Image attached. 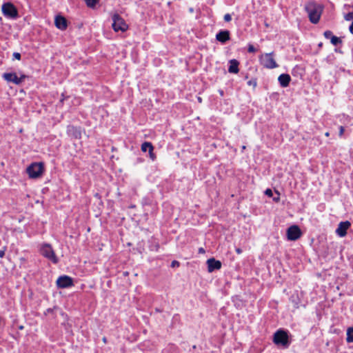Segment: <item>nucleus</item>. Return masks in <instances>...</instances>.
Listing matches in <instances>:
<instances>
[{"label": "nucleus", "mask_w": 353, "mask_h": 353, "mask_svg": "<svg viewBox=\"0 0 353 353\" xmlns=\"http://www.w3.org/2000/svg\"><path fill=\"white\" fill-rule=\"evenodd\" d=\"M346 341L348 343L353 342V327H349L347 329Z\"/></svg>", "instance_id": "18"}, {"label": "nucleus", "mask_w": 353, "mask_h": 353, "mask_svg": "<svg viewBox=\"0 0 353 353\" xmlns=\"http://www.w3.org/2000/svg\"><path fill=\"white\" fill-rule=\"evenodd\" d=\"M5 255V251L4 250H0V258H3Z\"/></svg>", "instance_id": "32"}, {"label": "nucleus", "mask_w": 353, "mask_h": 353, "mask_svg": "<svg viewBox=\"0 0 353 353\" xmlns=\"http://www.w3.org/2000/svg\"><path fill=\"white\" fill-rule=\"evenodd\" d=\"M301 236V231L297 225H292L287 230L288 240L296 241Z\"/></svg>", "instance_id": "8"}, {"label": "nucleus", "mask_w": 353, "mask_h": 353, "mask_svg": "<svg viewBox=\"0 0 353 353\" xmlns=\"http://www.w3.org/2000/svg\"><path fill=\"white\" fill-rule=\"evenodd\" d=\"M278 81L281 87L286 88L289 85V83L291 81V77L288 74H281L278 77Z\"/></svg>", "instance_id": "15"}, {"label": "nucleus", "mask_w": 353, "mask_h": 353, "mask_svg": "<svg viewBox=\"0 0 353 353\" xmlns=\"http://www.w3.org/2000/svg\"><path fill=\"white\" fill-rule=\"evenodd\" d=\"M112 19L113 21L112 26L115 32H125L128 30V26L119 14H114Z\"/></svg>", "instance_id": "4"}, {"label": "nucleus", "mask_w": 353, "mask_h": 353, "mask_svg": "<svg viewBox=\"0 0 353 353\" xmlns=\"http://www.w3.org/2000/svg\"><path fill=\"white\" fill-rule=\"evenodd\" d=\"M230 39V32L228 30H221L216 34V39L222 43H225Z\"/></svg>", "instance_id": "13"}, {"label": "nucleus", "mask_w": 353, "mask_h": 353, "mask_svg": "<svg viewBox=\"0 0 353 353\" xmlns=\"http://www.w3.org/2000/svg\"><path fill=\"white\" fill-rule=\"evenodd\" d=\"M248 84H249V85H251V84H252V82L251 81H250L248 82Z\"/></svg>", "instance_id": "36"}, {"label": "nucleus", "mask_w": 353, "mask_h": 353, "mask_svg": "<svg viewBox=\"0 0 353 353\" xmlns=\"http://www.w3.org/2000/svg\"><path fill=\"white\" fill-rule=\"evenodd\" d=\"M229 63H230V65H229V68H228V72L230 73H232V74H237L239 71V63L237 60L236 59H231L230 61H229Z\"/></svg>", "instance_id": "16"}, {"label": "nucleus", "mask_w": 353, "mask_h": 353, "mask_svg": "<svg viewBox=\"0 0 353 353\" xmlns=\"http://www.w3.org/2000/svg\"><path fill=\"white\" fill-rule=\"evenodd\" d=\"M220 94H221V95H223V91H221V92H220Z\"/></svg>", "instance_id": "37"}, {"label": "nucleus", "mask_w": 353, "mask_h": 353, "mask_svg": "<svg viewBox=\"0 0 353 353\" xmlns=\"http://www.w3.org/2000/svg\"><path fill=\"white\" fill-rule=\"evenodd\" d=\"M1 10L3 15L6 17L14 19L18 15L17 10L11 3H3Z\"/></svg>", "instance_id": "7"}, {"label": "nucleus", "mask_w": 353, "mask_h": 353, "mask_svg": "<svg viewBox=\"0 0 353 353\" xmlns=\"http://www.w3.org/2000/svg\"><path fill=\"white\" fill-rule=\"evenodd\" d=\"M199 252L200 253H205V250H204V249H203V248H199Z\"/></svg>", "instance_id": "33"}, {"label": "nucleus", "mask_w": 353, "mask_h": 353, "mask_svg": "<svg viewBox=\"0 0 353 353\" xmlns=\"http://www.w3.org/2000/svg\"><path fill=\"white\" fill-rule=\"evenodd\" d=\"M248 51L250 53H253L256 51V49L254 47L253 45L250 44L248 45Z\"/></svg>", "instance_id": "23"}, {"label": "nucleus", "mask_w": 353, "mask_h": 353, "mask_svg": "<svg viewBox=\"0 0 353 353\" xmlns=\"http://www.w3.org/2000/svg\"><path fill=\"white\" fill-rule=\"evenodd\" d=\"M84 1L86 3V5L90 8H94L98 2V0H84Z\"/></svg>", "instance_id": "19"}, {"label": "nucleus", "mask_w": 353, "mask_h": 353, "mask_svg": "<svg viewBox=\"0 0 353 353\" xmlns=\"http://www.w3.org/2000/svg\"><path fill=\"white\" fill-rule=\"evenodd\" d=\"M274 200L276 201H278L279 200V197L274 198Z\"/></svg>", "instance_id": "34"}, {"label": "nucleus", "mask_w": 353, "mask_h": 353, "mask_svg": "<svg viewBox=\"0 0 353 353\" xmlns=\"http://www.w3.org/2000/svg\"><path fill=\"white\" fill-rule=\"evenodd\" d=\"M349 29H350V32L353 34V22L350 26Z\"/></svg>", "instance_id": "31"}, {"label": "nucleus", "mask_w": 353, "mask_h": 353, "mask_svg": "<svg viewBox=\"0 0 353 353\" xmlns=\"http://www.w3.org/2000/svg\"><path fill=\"white\" fill-rule=\"evenodd\" d=\"M236 250V252L238 254H241V253H242V250H241V248H236V250Z\"/></svg>", "instance_id": "30"}, {"label": "nucleus", "mask_w": 353, "mask_h": 353, "mask_svg": "<svg viewBox=\"0 0 353 353\" xmlns=\"http://www.w3.org/2000/svg\"><path fill=\"white\" fill-rule=\"evenodd\" d=\"M224 20H225V21H226V22H229V21H230L232 20V17H231V15H230V14H225L224 15Z\"/></svg>", "instance_id": "24"}, {"label": "nucleus", "mask_w": 353, "mask_h": 353, "mask_svg": "<svg viewBox=\"0 0 353 353\" xmlns=\"http://www.w3.org/2000/svg\"><path fill=\"white\" fill-rule=\"evenodd\" d=\"M13 57L14 59H16L17 60H20V59H21V54L19 52H14L13 54Z\"/></svg>", "instance_id": "28"}, {"label": "nucleus", "mask_w": 353, "mask_h": 353, "mask_svg": "<svg viewBox=\"0 0 353 353\" xmlns=\"http://www.w3.org/2000/svg\"><path fill=\"white\" fill-rule=\"evenodd\" d=\"M330 40H331V43L334 46H336L339 43H341V39L339 37H336V36L332 37Z\"/></svg>", "instance_id": "20"}, {"label": "nucleus", "mask_w": 353, "mask_h": 353, "mask_svg": "<svg viewBox=\"0 0 353 353\" xmlns=\"http://www.w3.org/2000/svg\"><path fill=\"white\" fill-rule=\"evenodd\" d=\"M171 266L172 268L179 267V262L177 261H173L171 263Z\"/></svg>", "instance_id": "27"}, {"label": "nucleus", "mask_w": 353, "mask_h": 353, "mask_svg": "<svg viewBox=\"0 0 353 353\" xmlns=\"http://www.w3.org/2000/svg\"><path fill=\"white\" fill-rule=\"evenodd\" d=\"M324 36H325V38H327V39H331V37H334V36L332 35V32L331 31H330V30H327V31H325V32H324Z\"/></svg>", "instance_id": "22"}, {"label": "nucleus", "mask_w": 353, "mask_h": 353, "mask_svg": "<svg viewBox=\"0 0 353 353\" xmlns=\"http://www.w3.org/2000/svg\"><path fill=\"white\" fill-rule=\"evenodd\" d=\"M148 152L150 158L154 161L156 159V156L154 154L153 150H149Z\"/></svg>", "instance_id": "25"}, {"label": "nucleus", "mask_w": 353, "mask_h": 353, "mask_svg": "<svg viewBox=\"0 0 353 353\" xmlns=\"http://www.w3.org/2000/svg\"><path fill=\"white\" fill-rule=\"evenodd\" d=\"M141 150L144 152L149 150H154V147L150 142H144L141 145Z\"/></svg>", "instance_id": "17"}, {"label": "nucleus", "mask_w": 353, "mask_h": 353, "mask_svg": "<svg viewBox=\"0 0 353 353\" xmlns=\"http://www.w3.org/2000/svg\"><path fill=\"white\" fill-rule=\"evenodd\" d=\"M3 78L8 82L19 85L23 81L26 76L21 75L20 77H18L16 73L8 72L3 74Z\"/></svg>", "instance_id": "9"}, {"label": "nucleus", "mask_w": 353, "mask_h": 353, "mask_svg": "<svg viewBox=\"0 0 353 353\" xmlns=\"http://www.w3.org/2000/svg\"><path fill=\"white\" fill-rule=\"evenodd\" d=\"M40 253L45 258L51 261L53 263H57L59 259L56 256L52 246L50 244H43L40 248Z\"/></svg>", "instance_id": "5"}, {"label": "nucleus", "mask_w": 353, "mask_h": 353, "mask_svg": "<svg viewBox=\"0 0 353 353\" xmlns=\"http://www.w3.org/2000/svg\"><path fill=\"white\" fill-rule=\"evenodd\" d=\"M207 265H208V270L209 272H212L216 270H219L221 268V261H217L214 258L208 259Z\"/></svg>", "instance_id": "12"}, {"label": "nucleus", "mask_w": 353, "mask_h": 353, "mask_svg": "<svg viewBox=\"0 0 353 353\" xmlns=\"http://www.w3.org/2000/svg\"><path fill=\"white\" fill-rule=\"evenodd\" d=\"M259 62L261 65L268 69H274L279 66L274 59V52L261 54L259 57Z\"/></svg>", "instance_id": "2"}, {"label": "nucleus", "mask_w": 353, "mask_h": 353, "mask_svg": "<svg viewBox=\"0 0 353 353\" xmlns=\"http://www.w3.org/2000/svg\"><path fill=\"white\" fill-rule=\"evenodd\" d=\"M56 283L59 288H66L73 285L72 279L65 275L59 276Z\"/></svg>", "instance_id": "10"}, {"label": "nucleus", "mask_w": 353, "mask_h": 353, "mask_svg": "<svg viewBox=\"0 0 353 353\" xmlns=\"http://www.w3.org/2000/svg\"><path fill=\"white\" fill-rule=\"evenodd\" d=\"M265 194L268 196H272V191L270 189H266L265 191Z\"/></svg>", "instance_id": "26"}, {"label": "nucleus", "mask_w": 353, "mask_h": 353, "mask_svg": "<svg viewBox=\"0 0 353 353\" xmlns=\"http://www.w3.org/2000/svg\"><path fill=\"white\" fill-rule=\"evenodd\" d=\"M345 19L346 21H351L353 19V12H348L347 14H346L345 15Z\"/></svg>", "instance_id": "21"}, {"label": "nucleus", "mask_w": 353, "mask_h": 353, "mask_svg": "<svg viewBox=\"0 0 353 353\" xmlns=\"http://www.w3.org/2000/svg\"><path fill=\"white\" fill-rule=\"evenodd\" d=\"M350 225L351 223L348 221L340 222L336 230V234L340 237H344L347 234V230Z\"/></svg>", "instance_id": "11"}, {"label": "nucleus", "mask_w": 353, "mask_h": 353, "mask_svg": "<svg viewBox=\"0 0 353 353\" xmlns=\"http://www.w3.org/2000/svg\"><path fill=\"white\" fill-rule=\"evenodd\" d=\"M325 135L326 137H329L330 133H329V132H326V133L325 134Z\"/></svg>", "instance_id": "35"}, {"label": "nucleus", "mask_w": 353, "mask_h": 353, "mask_svg": "<svg viewBox=\"0 0 353 353\" xmlns=\"http://www.w3.org/2000/svg\"><path fill=\"white\" fill-rule=\"evenodd\" d=\"M26 170L30 178L36 179L41 176L43 166L41 163H33L27 168Z\"/></svg>", "instance_id": "6"}, {"label": "nucleus", "mask_w": 353, "mask_h": 353, "mask_svg": "<svg viewBox=\"0 0 353 353\" xmlns=\"http://www.w3.org/2000/svg\"><path fill=\"white\" fill-rule=\"evenodd\" d=\"M103 341H104V342H105V341H106L105 338H103Z\"/></svg>", "instance_id": "38"}, {"label": "nucleus", "mask_w": 353, "mask_h": 353, "mask_svg": "<svg viewBox=\"0 0 353 353\" xmlns=\"http://www.w3.org/2000/svg\"><path fill=\"white\" fill-rule=\"evenodd\" d=\"M273 342L277 345L288 347L290 345L288 332L283 330H277L274 334Z\"/></svg>", "instance_id": "3"}, {"label": "nucleus", "mask_w": 353, "mask_h": 353, "mask_svg": "<svg viewBox=\"0 0 353 353\" xmlns=\"http://www.w3.org/2000/svg\"><path fill=\"white\" fill-rule=\"evenodd\" d=\"M345 131V128L343 126L339 127V136L342 137Z\"/></svg>", "instance_id": "29"}, {"label": "nucleus", "mask_w": 353, "mask_h": 353, "mask_svg": "<svg viewBox=\"0 0 353 353\" xmlns=\"http://www.w3.org/2000/svg\"><path fill=\"white\" fill-rule=\"evenodd\" d=\"M305 10L308 14L310 22L316 24L320 20L323 6L314 1H311L305 5Z\"/></svg>", "instance_id": "1"}, {"label": "nucleus", "mask_w": 353, "mask_h": 353, "mask_svg": "<svg viewBox=\"0 0 353 353\" xmlns=\"http://www.w3.org/2000/svg\"><path fill=\"white\" fill-rule=\"evenodd\" d=\"M54 23L56 27L59 30H65L67 28V21L62 16H57L54 19Z\"/></svg>", "instance_id": "14"}]
</instances>
